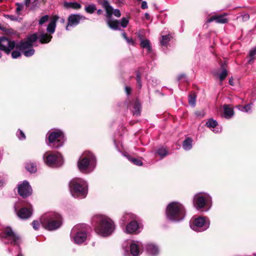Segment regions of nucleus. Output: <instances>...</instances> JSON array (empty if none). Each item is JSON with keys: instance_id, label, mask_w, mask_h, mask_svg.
Masks as SVG:
<instances>
[{"instance_id": "1", "label": "nucleus", "mask_w": 256, "mask_h": 256, "mask_svg": "<svg viewBox=\"0 0 256 256\" xmlns=\"http://www.w3.org/2000/svg\"><path fill=\"white\" fill-rule=\"evenodd\" d=\"M52 38V36L45 33L34 34L28 36L26 41L18 43L16 48L21 50L24 56L30 57L34 55L35 52L32 48L34 42L38 40L42 44L48 43Z\"/></svg>"}, {"instance_id": "2", "label": "nucleus", "mask_w": 256, "mask_h": 256, "mask_svg": "<svg viewBox=\"0 0 256 256\" xmlns=\"http://www.w3.org/2000/svg\"><path fill=\"white\" fill-rule=\"evenodd\" d=\"M92 222L94 225L96 232L103 236H110L115 228L114 222L105 216L96 215L92 218Z\"/></svg>"}, {"instance_id": "3", "label": "nucleus", "mask_w": 256, "mask_h": 256, "mask_svg": "<svg viewBox=\"0 0 256 256\" xmlns=\"http://www.w3.org/2000/svg\"><path fill=\"white\" fill-rule=\"evenodd\" d=\"M0 238L4 244H10L15 247L16 251L18 252L17 256H22L20 247L22 242L21 238L10 227L3 228L0 232Z\"/></svg>"}, {"instance_id": "4", "label": "nucleus", "mask_w": 256, "mask_h": 256, "mask_svg": "<svg viewBox=\"0 0 256 256\" xmlns=\"http://www.w3.org/2000/svg\"><path fill=\"white\" fill-rule=\"evenodd\" d=\"M166 216L168 220L178 222L182 220L185 216V209L180 203L174 202L170 203L166 209Z\"/></svg>"}, {"instance_id": "5", "label": "nucleus", "mask_w": 256, "mask_h": 256, "mask_svg": "<svg viewBox=\"0 0 256 256\" xmlns=\"http://www.w3.org/2000/svg\"><path fill=\"white\" fill-rule=\"evenodd\" d=\"M43 226L49 230H54L58 228L62 224L61 216L55 212H48L44 214L40 218Z\"/></svg>"}, {"instance_id": "6", "label": "nucleus", "mask_w": 256, "mask_h": 256, "mask_svg": "<svg viewBox=\"0 0 256 256\" xmlns=\"http://www.w3.org/2000/svg\"><path fill=\"white\" fill-rule=\"evenodd\" d=\"M88 184L80 178H74L69 183V188L72 195L78 198L86 197L88 194Z\"/></svg>"}, {"instance_id": "7", "label": "nucleus", "mask_w": 256, "mask_h": 256, "mask_svg": "<svg viewBox=\"0 0 256 256\" xmlns=\"http://www.w3.org/2000/svg\"><path fill=\"white\" fill-rule=\"evenodd\" d=\"M96 160L94 156L90 152H85L78 162V170L84 174H88L94 168Z\"/></svg>"}, {"instance_id": "8", "label": "nucleus", "mask_w": 256, "mask_h": 256, "mask_svg": "<svg viewBox=\"0 0 256 256\" xmlns=\"http://www.w3.org/2000/svg\"><path fill=\"white\" fill-rule=\"evenodd\" d=\"M48 144L52 148H58L63 146L66 138L62 131L59 130L49 131L46 134Z\"/></svg>"}, {"instance_id": "9", "label": "nucleus", "mask_w": 256, "mask_h": 256, "mask_svg": "<svg viewBox=\"0 0 256 256\" xmlns=\"http://www.w3.org/2000/svg\"><path fill=\"white\" fill-rule=\"evenodd\" d=\"M194 205L198 210L207 208L205 211H208L212 205V198L206 193H198L194 198Z\"/></svg>"}, {"instance_id": "10", "label": "nucleus", "mask_w": 256, "mask_h": 256, "mask_svg": "<svg viewBox=\"0 0 256 256\" xmlns=\"http://www.w3.org/2000/svg\"><path fill=\"white\" fill-rule=\"evenodd\" d=\"M98 3L102 6L106 11V22L109 27L113 30H120L119 22L112 18L113 8L108 0H100Z\"/></svg>"}, {"instance_id": "11", "label": "nucleus", "mask_w": 256, "mask_h": 256, "mask_svg": "<svg viewBox=\"0 0 256 256\" xmlns=\"http://www.w3.org/2000/svg\"><path fill=\"white\" fill-rule=\"evenodd\" d=\"M44 163L48 166L58 168L64 162L63 158L60 153H52L46 152L43 156Z\"/></svg>"}, {"instance_id": "12", "label": "nucleus", "mask_w": 256, "mask_h": 256, "mask_svg": "<svg viewBox=\"0 0 256 256\" xmlns=\"http://www.w3.org/2000/svg\"><path fill=\"white\" fill-rule=\"evenodd\" d=\"M86 224H79L75 226L72 230L70 237L76 244H80L86 238Z\"/></svg>"}, {"instance_id": "13", "label": "nucleus", "mask_w": 256, "mask_h": 256, "mask_svg": "<svg viewBox=\"0 0 256 256\" xmlns=\"http://www.w3.org/2000/svg\"><path fill=\"white\" fill-rule=\"evenodd\" d=\"M124 256H138L142 248V244L138 241L125 242L122 244Z\"/></svg>"}, {"instance_id": "14", "label": "nucleus", "mask_w": 256, "mask_h": 256, "mask_svg": "<svg viewBox=\"0 0 256 256\" xmlns=\"http://www.w3.org/2000/svg\"><path fill=\"white\" fill-rule=\"evenodd\" d=\"M210 224V220L205 216L193 218L190 222V228L198 232H204L206 230L209 228Z\"/></svg>"}, {"instance_id": "15", "label": "nucleus", "mask_w": 256, "mask_h": 256, "mask_svg": "<svg viewBox=\"0 0 256 256\" xmlns=\"http://www.w3.org/2000/svg\"><path fill=\"white\" fill-rule=\"evenodd\" d=\"M18 202L16 203L14 206V210L17 216L20 219L26 220L29 218L32 214V209L31 208H19Z\"/></svg>"}, {"instance_id": "16", "label": "nucleus", "mask_w": 256, "mask_h": 256, "mask_svg": "<svg viewBox=\"0 0 256 256\" xmlns=\"http://www.w3.org/2000/svg\"><path fill=\"white\" fill-rule=\"evenodd\" d=\"M15 42L5 37L0 38V50L9 54L15 47Z\"/></svg>"}, {"instance_id": "17", "label": "nucleus", "mask_w": 256, "mask_h": 256, "mask_svg": "<svg viewBox=\"0 0 256 256\" xmlns=\"http://www.w3.org/2000/svg\"><path fill=\"white\" fill-rule=\"evenodd\" d=\"M18 194L22 198L29 196L32 193V188L28 182L24 180L18 186Z\"/></svg>"}, {"instance_id": "18", "label": "nucleus", "mask_w": 256, "mask_h": 256, "mask_svg": "<svg viewBox=\"0 0 256 256\" xmlns=\"http://www.w3.org/2000/svg\"><path fill=\"white\" fill-rule=\"evenodd\" d=\"M86 18L80 14H71L68 18V24L66 30H70V28L74 27L78 24L81 20H86Z\"/></svg>"}, {"instance_id": "19", "label": "nucleus", "mask_w": 256, "mask_h": 256, "mask_svg": "<svg viewBox=\"0 0 256 256\" xmlns=\"http://www.w3.org/2000/svg\"><path fill=\"white\" fill-rule=\"evenodd\" d=\"M140 228V225L136 221V220H132L127 224L126 231L128 234L138 233L140 232L139 230Z\"/></svg>"}, {"instance_id": "20", "label": "nucleus", "mask_w": 256, "mask_h": 256, "mask_svg": "<svg viewBox=\"0 0 256 256\" xmlns=\"http://www.w3.org/2000/svg\"><path fill=\"white\" fill-rule=\"evenodd\" d=\"M128 107L134 116H139L140 115L141 105L137 100L132 101L128 105Z\"/></svg>"}, {"instance_id": "21", "label": "nucleus", "mask_w": 256, "mask_h": 256, "mask_svg": "<svg viewBox=\"0 0 256 256\" xmlns=\"http://www.w3.org/2000/svg\"><path fill=\"white\" fill-rule=\"evenodd\" d=\"M226 14L221 15H214L207 19L206 22L210 23L213 21H215L218 24H226L228 22V20L226 18Z\"/></svg>"}, {"instance_id": "22", "label": "nucleus", "mask_w": 256, "mask_h": 256, "mask_svg": "<svg viewBox=\"0 0 256 256\" xmlns=\"http://www.w3.org/2000/svg\"><path fill=\"white\" fill-rule=\"evenodd\" d=\"M136 219V216L130 212H125L122 216L120 220L121 225L124 226L128 222H131Z\"/></svg>"}, {"instance_id": "23", "label": "nucleus", "mask_w": 256, "mask_h": 256, "mask_svg": "<svg viewBox=\"0 0 256 256\" xmlns=\"http://www.w3.org/2000/svg\"><path fill=\"white\" fill-rule=\"evenodd\" d=\"M147 252L151 256H156L159 253V249L157 246L153 244H148L146 246Z\"/></svg>"}, {"instance_id": "24", "label": "nucleus", "mask_w": 256, "mask_h": 256, "mask_svg": "<svg viewBox=\"0 0 256 256\" xmlns=\"http://www.w3.org/2000/svg\"><path fill=\"white\" fill-rule=\"evenodd\" d=\"M140 46L143 48H146L148 53H150L152 52V46L150 44V41L148 39L142 38V36H140Z\"/></svg>"}, {"instance_id": "25", "label": "nucleus", "mask_w": 256, "mask_h": 256, "mask_svg": "<svg viewBox=\"0 0 256 256\" xmlns=\"http://www.w3.org/2000/svg\"><path fill=\"white\" fill-rule=\"evenodd\" d=\"M58 19V16H55L52 20L50 22L49 24H48L46 30L50 34H54L55 32L56 28V23Z\"/></svg>"}, {"instance_id": "26", "label": "nucleus", "mask_w": 256, "mask_h": 256, "mask_svg": "<svg viewBox=\"0 0 256 256\" xmlns=\"http://www.w3.org/2000/svg\"><path fill=\"white\" fill-rule=\"evenodd\" d=\"M37 0H24V3H16V12L18 14H20V12L23 9L24 6H28L31 2H35Z\"/></svg>"}, {"instance_id": "27", "label": "nucleus", "mask_w": 256, "mask_h": 256, "mask_svg": "<svg viewBox=\"0 0 256 256\" xmlns=\"http://www.w3.org/2000/svg\"><path fill=\"white\" fill-rule=\"evenodd\" d=\"M64 6L65 8H72L75 10H80L82 8V5L77 2H64Z\"/></svg>"}, {"instance_id": "28", "label": "nucleus", "mask_w": 256, "mask_h": 256, "mask_svg": "<svg viewBox=\"0 0 256 256\" xmlns=\"http://www.w3.org/2000/svg\"><path fill=\"white\" fill-rule=\"evenodd\" d=\"M234 114V112L232 108L228 105L225 104L224 106V116L226 118H230L233 116Z\"/></svg>"}, {"instance_id": "29", "label": "nucleus", "mask_w": 256, "mask_h": 256, "mask_svg": "<svg viewBox=\"0 0 256 256\" xmlns=\"http://www.w3.org/2000/svg\"><path fill=\"white\" fill-rule=\"evenodd\" d=\"M124 156H126L129 161L135 165L140 166L142 164V160L135 158H132L128 154H124Z\"/></svg>"}, {"instance_id": "30", "label": "nucleus", "mask_w": 256, "mask_h": 256, "mask_svg": "<svg viewBox=\"0 0 256 256\" xmlns=\"http://www.w3.org/2000/svg\"><path fill=\"white\" fill-rule=\"evenodd\" d=\"M192 140L190 138H186L183 142L182 147L184 150H188L192 148Z\"/></svg>"}, {"instance_id": "31", "label": "nucleus", "mask_w": 256, "mask_h": 256, "mask_svg": "<svg viewBox=\"0 0 256 256\" xmlns=\"http://www.w3.org/2000/svg\"><path fill=\"white\" fill-rule=\"evenodd\" d=\"M156 154L162 158L168 154V152L166 148L162 146L157 150Z\"/></svg>"}, {"instance_id": "32", "label": "nucleus", "mask_w": 256, "mask_h": 256, "mask_svg": "<svg viewBox=\"0 0 256 256\" xmlns=\"http://www.w3.org/2000/svg\"><path fill=\"white\" fill-rule=\"evenodd\" d=\"M84 10L87 13L92 14L96 10V8L94 4H92L86 6Z\"/></svg>"}, {"instance_id": "33", "label": "nucleus", "mask_w": 256, "mask_h": 256, "mask_svg": "<svg viewBox=\"0 0 256 256\" xmlns=\"http://www.w3.org/2000/svg\"><path fill=\"white\" fill-rule=\"evenodd\" d=\"M26 169L30 172L34 173L36 170V166L34 163L28 162L26 164Z\"/></svg>"}, {"instance_id": "34", "label": "nucleus", "mask_w": 256, "mask_h": 256, "mask_svg": "<svg viewBox=\"0 0 256 256\" xmlns=\"http://www.w3.org/2000/svg\"><path fill=\"white\" fill-rule=\"evenodd\" d=\"M171 36L170 34L162 36V40H160V44L162 46H166L170 42Z\"/></svg>"}, {"instance_id": "35", "label": "nucleus", "mask_w": 256, "mask_h": 256, "mask_svg": "<svg viewBox=\"0 0 256 256\" xmlns=\"http://www.w3.org/2000/svg\"><path fill=\"white\" fill-rule=\"evenodd\" d=\"M256 54V48H253L249 52L250 58L248 60V64H252L254 59V56Z\"/></svg>"}, {"instance_id": "36", "label": "nucleus", "mask_w": 256, "mask_h": 256, "mask_svg": "<svg viewBox=\"0 0 256 256\" xmlns=\"http://www.w3.org/2000/svg\"><path fill=\"white\" fill-rule=\"evenodd\" d=\"M16 44H15V48L16 50L12 52V56L13 58H17L21 56V52H22L18 48H16Z\"/></svg>"}, {"instance_id": "37", "label": "nucleus", "mask_w": 256, "mask_h": 256, "mask_svg": "<svg viewBox=\"0 0 256 256\" xmlns=\"http://www.w3.org/2000/svg\"><path fill=\"white\" fill-rule=\"evenodd\" d=\"M206 125L208 128H215L218 126V122L213 119H209L206 122Z\"/></svg>"}, {"instance_id": "38", "label": "nucleus", "mask_w": 256, "mask_h": 256, "mask_svg": "<svg viewBox=\"0 0 256 256\" xmlns=\"http://www.w3.org/2000/svg\"><path fill=\"white\" fill-rule=\"evenodd\" d=\"M119 24L124 28H126L128 24L129 20L128 18H122V20H118Z\"/></svg>"}, {"instance_id": "39", "label": "nucleus", "mask_w": 256, "mask_h": 256, "mask_svg": "<svg viewBox=\"0 0 256 256\" xmlns=\"http://www.w3.org/2000/svg\"><path fill=\"white\" fill-rule=\"evenodd\" d=\"M238 109L246 112H248L251 110V104H248L244 106H238Z\"/></svg>"}, {"instance_id": "40", "label": "nucleus", "mask_w": 256, "mask_h": 256, "mask_svg": "<svg viewBox=\"0 0 256 256\" xmlns=\"http://www.w3.org/2000/svg\"><path fill=\"white\" fill-rule=\"evenodd\" d=\"M196 96L195 95H192L190 94L188 96V102L189 104L193 106H194L196 105Z\"/></svg>"}, {"instance_id": "41", "label": "nucleus", "mask_w": 256, "mask_h": 256, "mask_svg": "<svg viewBox=\"0 0 256 256\" xmlns=\"http://www.w3.org/2000/svg\"><path fill=\"white\" fill-rule=\"evenodd\" d=\"M49 18V16L47 14L42 16L38 21V24L40 25H42L43 24H45L46 22L48 21Z\"/></svg>"}, {"instance_id": "42", "label": "nucleus", "mask_w": 256, "mask_h": 256, "mask_svg": "<svg viewBox=\"0 0 256 256\" xmlns=\"http://www.w3.org/2000/svg\"><path fill=\"white\" fill-rule=\"evenodd\" d=\"M228 75L227 70L225 69L223 70L219 75V78L221 81H222L226 78Z\"/></svg>"}, {"instance_id": "43", "label": "nucleus", "mask_w": 256, "mask_h": 256, "mask_svg": "<svg viewBox=\"0 0 256 256\" xmlns=\"http://www.w3.org/2000/svg\"><path fill=\"white\" fill-rule=\"evenodd\" d=\"M16 136H18V138L20 140H24L26 138V136H25V134H24V132L20 130H18L16 132Z\"/></svg>"}, {"instance_id": "44", "label": "nucleus", "mask_w": 256, "mask_h": 256, "mask_svg": "<svg viewBox=\"0 0 256 256\" xmlns=\"http://www.w3.org/2000/svg\"><path fill=\"white\" fill-rule=\"evenodd\" d=\"M136 81L138 87L139 88H140L142 87V82L140 80V74L138 72H136Z\"/></svg>"}, {"instance_id": "45", "label": "nucleus", "mask_w": 256, "mask_h": 256, "mask_svg": "<svg viewBox=\"0 0 256 256\" xmlns=\"http://www.w3.org/2000/svg\"><path fill=\"white\" fill-rule=\"evenodd\" d=\"M32 225L33 228L34 230H37L39 228L40 224L38 220H34L32 222Z\"/></svg>"}, {"instance_id": "46", "label": "nucleus", "mask_w": 256, "mask_h": 256, "mask_svg": "<svg viewBox=\"0 0 256 256\" xmlns=\"http://www.w3.org/2000/svg\"><path fill=\"white\" fill-rule=\"evenodd\" d=\"M112 14L117 18H120L121 16L120 10L118 9L113 10Z\"/></svg>"}, {"instance_id": "47", "label": "nucleus", "mask_w": 256, "mask_h": 256, "mask_svg": "<svg viewBox=\"0 0 256 256\" xmlns=\"http://www.w3.org/2000/svg\"><path fill=\"white\" fill-rule=\"evenodd\" d=\"M241 16L243 21H247L250 18V15L248 14H244Z\"/></svg>"}, {"instance_id": "48", "label": "nucleus", "mask_w": 256, "mask_h": 256, "mask_svg": "<svg viewBox=\"0 0 256 256\" xmlns=\"http://www.w3.org/2000/svg\"><path fill=\"white\" fill-rule=\"evenodd\" d=\"M141 8L142 9H146L148 8V4L146 1H142L141 4Z\"/></svg>"}, {"instance_id": "49", "label": "nucleus", "mask_w": 256, "mask_h": 256, "mask_svg": "<svg viewBox=\"0 0 256 256\" xmlns=\"http://www.w3.org/2000/svg\"><path fill=\"white\" fill-rule=\"evenodd\" d=\"M214 128V129L212 130L214 133H218V132H220L222 130V128L220 127L216 126L215 128Z\"/></svg>"}, {"instance_id": "50", "label": "nucleus", "mask_w": 256, "mask_h": 256, "mask_svg": "<svg viewBox=\"0 0 256 256\" xmlns=\"http://www.w3.org/2000/svg\"><path fill=\"white\" fill-rule=\"evenodd\" d=\"M128 44L134 45V42L132 38H128L127 40H126Z\"/></svg>"}, {"instance_id": "51", "label": "nucleus", "mask_w": 256, "mask_h": 256, "mask_svg": "<svg viewBox=\"0 0 256 256\" xmlns=\"http://www.w3.org/2000/svg\"><path fill=\"white\" fill-rule=\"evenodd\" d=\"M125 91H126V94L128 95L130 93L131 88L130 87L126 86L125 87Z\"/></svg>"}, {"instance_id": "52", "label": "nucleus", "mask_w": 256, "mask_h": 256, "mask_svg": "<svg viewBox=\"0 0 256 256\" xmlns=\"http://www.w3.org/2000/svg\"><path fill=\"white\" fill-rule=\"evenodd\" d=\"M182 78H186V76L184 74H180L178 76V80H182Z\"/></svg>"}, {"instance_id": "53", "label": "nucleus", "mask_w": 256, "mask_h": 256, "mask_svg": "<svg viewBox=\"0 0 256 256\" xmlns=\"http://www.w3.org/2000/svg\"><path fill=\"white\" fill-rule=\"evenodd\" d=\"M144 16L146 20H150V16L148 13H146L144 14Z\"/></svg>"}, {"instance_id": "54", "label": "nucleus", "mask_w": 256, "mask_h": 256, "mask_svg": "<svg viewBox=\"0 0 256 256\" xmlns=\"http://www.w3.org/2000/svg\"><path fill=\"white\" fill-rule=\"evenodd\" d=\"M96 13L98 15H100L102 13V10L100 9L97 10Z\"/></svg>"}, {"instance_id": "55", "label": "nucleus", "mask_w": 256, "mask_h": 256, "mask_svg": "<svg viewBox=\"0 0 256 256\" xmlns=\"http://www.w3.org/2000/svg\"><path fill=\"white\" fill-rule=\"evenodd\" d=\"M7 16L12 20H14V16L12 15H8Z\"/></svg>"}, {"instance_id": "56", "label": "nucleus", "mask_w": 256, "mask_h": 256, "mask_svg": "<svg viewBox=\"0 0 256 256\" xmlns=\"http://www.w3.org/2000/svg\"><path fill=\"white\" fill-rule=\"evenodd\" d=\"M122 36L125 40H127L128 37L126 36V34L124 32L122 33Z\"/></svg>"}, {"instance_id": "57", "label": "nucleus", "mask_w": 256, "mask_h": 256, "mask_svg": "<svg viewBox=\"0 0 256 256\" xmlns=\"http://www.w3.org/2000/svg\"><path fill=\"white\" fill-rule=\"evenodd\" d=\"M4 184V182L3 180H0V187L2 186Z\"/></svg>"}, {"instance_id": "58", "label": "nucleus", "mask_w": 256, "mask_h": 256, "mask_svg": "<svg viewBox=\"0 0 256 256\" xmlns=\"http://www.w3.org/2000/svg\"><path fill=\"white\" fill-rule=\"evenodd\" d=\"M229 83L230 85L233 86V82L232 79H230L229 80Z\"/></svg>"}, {"instance_id": "59", "label": "nucleus", "mask_w": 256, "mask_h": 256, "mask_svg": "<svg viewBox=\"0 0 256 256\" xmlns=\"http://www.w3.org/2000/svg\"><path fill=\"white\" fill-rule=\"evenodd\" d=\"M60 22H62V23L64 22H65V20H64V18H62V19H61V20H60Z\"/></svg>"}, {"instance_id": "60", "label": "nucleus", "mask_w": 256, "mask_h": 256, "mask_svg": "<svg viewBox=\"0 0 256 256\" xmlns=\"http://www.w3.org/2000/svg\"><path fill=\"white\" fill-rule=\"evenodd\" d=\"M119 2H120V3H122L124 0H118Z\"/></svg>"}, {"instance_id": "61", "label": "nucleus", "mask_w": 256, "mask_h": 256, "mask_svg": "<svg viewBox=\"0 0 256 256\" xmlns=\"http://www.w3.org/2000/svg\"><path fill=\"white\" fill-rule=\"evenodd\" d=\"M8 251H9L10 252H12V250L10 249V248H8Z\"/></svg>"}, {"instance_id": "62", "label": "nucleus", "mask_w": 256, "mask_h": 256, "mask_svg": "<svg viewBox=\"0 0 256 256\" xmlns=\"http://www.w3.org/2000/svg\"><path fill=\"white\" fill-rule=\"evenodd\" d=\"M196 115H197L198 116H199L197 112L196 113Z\"/></svg>"}, {"instance_id": "63", "label": "nucleus", "mask_w": 256, "mask_h": 256, "mask_svg": "<svg viewBox=\"0 0 256 256\" xmlns=\"http://www.w3.org/2000/svg\"><path fill=\"white\" fill-rule=\"evenodd\" d=\"M138 1H142V0H138Z\"/></svg>"}]
</instances>
